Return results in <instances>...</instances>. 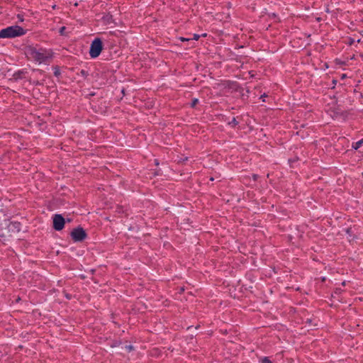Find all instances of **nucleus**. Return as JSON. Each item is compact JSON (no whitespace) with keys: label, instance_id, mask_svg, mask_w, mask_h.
Masks as SVG:
<instances>
[{"label":"nucleus","instance_id":"obj_16","mask_svg":"<svg viewBox=\"0 0 363 363\" xmlns=\"http://www.w3.org/2000/svg\"><path fill=\"white\" fill-rule=\"evenodd\" d=\"M235 81L232 80H223L220 84H218V86H222L224 89H227L228 91L231 89V87L233 86Z\"/></svg>","mask_w":363,"mask_h":363},{"label":"nucleus","instance_id":"obj_3","mask_svg":"<svg viewBox=\"0 0 363 363\" xmlns=\"http://www.w3.org/2000/svg\"><path fill=\"white\" fill-rule=\"evenodd\" d=\"M222 121L226 122L228 126L238 130H244L247 125V122L244 121L242 116H233L231 119L225 115H221Z\"/></svg>","mask_w":363,"mask_h":363},{"label":"nucleus","instance_id":"obj_17","mask_svg":"<svg viewBox=\"0 0 363 363\" xmlns=\"http://www.w3.org/2000/svg\"><path fill=\"white\" fill-rule=\"evenodd\" d=\"M162 354V350L157 347H154L150 351V355L152 357L160 358Z\"/></svg>","mask_w":363,"mask_h":363},{"label":"nucleus","instance_id":"obj_4","mask_svg":"<svg viewBox=\"0 0 363 363\" xmlns=\"http://www.w3.org/2000/svg\"><path fill=\"white\" fill-rule=\"evenodd\" d=\"M69 235L71 240L74 243H82L89 238L86 230L81 225H78L75 228H73L70 230Z\"/></svg>","mask_w":363,"mask_h":363},{"label":"nucleus","instance_id":"obj_48","mask_svg":"<svg viewBox=\"0 0 363 363\" xmlns=\"http://www.w3.org/2000/svg\"><path fill=\"white\" fill-rule=\"evenodd\" d=\"M23 346L22 345H18V346L16 348V350H23Z\"/></svg>","mask_w":363,"mask_h":363},{"label":"nucleus","instance_id":"obj_46","mask_svg":"<svg viewBox=\"0 0 363 363\" xmlns=\"http://www.w3.org/2000/svg\"><path fill=\"white\" fill-rule=\"evenodd\" d=\"M121 92L123 96H125L126 89L124 87H123Z\"/></svg>","mask_w":363,"mask_h":363},{"label":"nucleus","instance_id":"obj_58","mask_svg":"<svg viewBox=\"0 0 363 363\" xmlns=\"http://www.w3.org/2000/svg\"><path fill=\"white\" fill-rule=\"evenodd\" d=\"M242 363H250L249 361H247V362H243Z\"/></svg>","mask_w":363,"mask_h":363},{"label":"nucleus","instance_id":"obj_22","mask_svg":"<svg viewBox=\"0 0 363 363\" xmlns=\"http://www.w3.org/2000/svg\"><path fill=\"white\" fill-rule=\"evenodd\" d=\"M267 16L270 19H274L276 23L281 21L279 16L276 13H267Z\"/></svg>","mask_w":363,"mask_h":363},{"label":"nucleus","instance_id":"obj_20","mask_svg":"<svg viewBox=\"0 0 363 363\" xmlns=\"http://www.w3.org/2000/svg\"><path fill=\"white\" fill-rule=\"evenodd\" d=\"M363 145V138L357 142L352 143V150H357Z\"/></svg>","mask_w":363,"mask_h":363},{"label":"nucleus","instance_id":"obj_8","mask_svg":"<svg viewBox=\"0 0 363 363\" xmlns=\"http://www.w3.org/2000/svg\"><path fill=\"white\" fill-rule=\"evenodd\" d=\"M22 224L20 221L16 220H9L4 232L6 235H9V240L11 238L18 233L21 230Z\"/></svg>","mask_w":363,"mask_h":363},{"label":"nucleus","instance_id":"obj_34","mask_svg":"<svg viewBox=\"0 0 363 363\" xmlns=\"http://www.w3.org/2000/svg\"><path fill=\"white\" fill-rule=\"evenodd\" d=\"M355 40L353 38H351V37H349L347 38V41L346 43V44H347L348 45H352L354 43Z\"/></svg>","mask_w":363,"mask_h":363},{"label":"nucleus","instance_id":"obj_37","mask_svg":"<svg viewBox=\"0 0 363 363\" xmlns=\"http://www.w3.org/2000/svg\"><path fill=\"white\" fill-rule=\"evenodd\" d=\"M337 83V80L335 79H333L332 82H331V87H330V89H335Z\"/></svg>","mask_w":363,"mask_h":363},{"label":"nucleus","instance_id":"obj_24","mask_svg":"<svg viewBox=\"0 0 363 363\" xmlns=\"http://www.w3.org/2000/svg\"><path fill=\"white\" fill-rule=\"evenodd\" d=\"M32 71L33 72H37L38 74L43 75L45 77L51 78V76L46 74L45 72L43 69L33 68L32 69Z\"/></svg>","mask_w":363,"mask_h":363},{"label":"nucleus","instance_id":"obj_43","mask_svg":"<svg viewBox=\"0 0 363 363\" xmlns=\"http://www.w3.org/2000/svg\"><path fill=\"white\" fill-rule=\"evenodd\" d=\"M321 283H325L327 280V278L325 277H321L319 278Z\"/></svg>","mask_w":363,"mask_h":363},{"label":"nucleus","instance_id":"obj_45","mask_svg":"<svg viewBox=\"0 0 363 363\" xmlns=\"http://www.w3.org/2000/svg\"><path fill=\"white\" fill-rule=\"evenodd\" d=\"M267 13H269L267 12V9L266 8H264V9L262 11V16H263V15H267Z\"/></svg>","mask_w":363,"mask_h":363},{"label":"nucleus","instance_id":"obj_51","mask_svg":"<svg viewBox=\"0 0 363 363\" xmlns=\"http://www.w3.org/2000/svg\"><path fill=\"white\" fill-rule=\"evenodd\" d=\"M346 77H347L346 74H342L341 75V79H345V78H346Z\"/></svg>","mask_w":363,"mask_h":363},{"label":"nucleus","instance_id":"obj_57","mask_svg":"<svg viewBox=\"0 0 363 363\" xmlns=\"http://www.w3.org/2000/svg\"><path fill=\"white\" fill-rule=\"evenodd\" d=\"M342 286H345V281H343V282L342 283Z\"/></svg>","mask_w":363,"mask_h":363},{"label":"nucleus","instance_id":"obj_30","mask_svg":"<svg viewBox=\"0 0 363 363\" xmlns=\"http://www.w3.org/2000/svg\"><path fill=\"white\" fill-rule=\"evenodd\" d=\"M188 160H189L188 157H181L178 159L177 163L178 164H184Z\"/></svg>","mask_w":363,"mask_h":363},{"label":"nucleus","instance_id":"obj_7","mask_svg":"<svg viewBox=\"0 0 363 363\" xmlns=\"http://www.w3.org/2000/svg\"><path fill=\"white\" fill-rule=\"evenodd\" d=\"M104 49L103 39L99 37L95 38L91 43L89 54L91 59L98 57Z\"/></svg>","mask_w":363,"mask_h":363},{"label":"nucleus","instance_id":"obj_1","mask_svg":"<svg viewBox=\"0 0 363 363\" xmlns=\"http://www.w3.org/2000/svg\"><path fill=\"white\" fill-rule=\"evenodd\" d=\"M23 51L27 60L38 64L50 65L55 57L52 49L44 48L40 44L26 45Z\"/></svg>","mask_w":363,"mask_h":363},{"label":"nucleus","instance_id":"obj_36","mask_svg":"<svg viewBox=\"0 0 363 363\" xmlns=\"http://www.w3.org/2000/svg\"><path fill=\"white\" fill-rule=\"evenodd\" d=\"M269 96L266 94V93H264L263 94H262L259 97V99L262 100V102H266V98H268Z\"/></svg>","mask_w":363,"mask_h":363},{"label":"nucleus","instance_id":"obj_47","mask_svg":"<svg viewBox=\"0 0 363 363\" xmlns=\"http://www.w3.org/2000/svg\"><path fill=\"white\" fill-rule=\"evenodd\" d=\"M251 9H252V11L253 12H255V10H256V4H252V7H251Z\"/></svg>","mask_w":363,"mask_h":363},{"label":"nucleus","instance_id":"obj_35","mask_svg":"<svg viewBox=\"0 0 363 363\" xmlns=\"http://www.w3.org/2000/svg\"><path fill=\"white\" fill-rule=\"evenodd\" d=\"M17 18L18 22H23L24 21V14L23 13H18Z\"/></svg>","mask_w":363,"mask_h":363},{"label":"nucleus","instance_id":"obj_52","mask_svg":"<svg viewBox=\"0 0 363 363\" xmlns=\"http://www.w3.org/2000/svg\"><path fill=\"white\" fill-rule=\"evenodd\" d=\"M21 301V298L18 296L16 299V302L18 303L19 301Z\"/></svg>","mask_w":363,"mask_h":363},{"label":"nucleus","instance_id":"obj_42","mask_svg":"<svg viewBox=\"0 0 363 363\" xmlns=\"http://www.w3.org/2000/svg\"><path fill=\"white\" fill-rule=\"evenodd\" d=\"M154 164L156 167H158L160 165V160H159V159H155L154 160Z\"/></svg>","mask_w":363,"mask_h":363},{"label":"nucleus","instance_id":"obj_49","mask_svg":"<svg viewBox=\"0 0 363 363\" xmlns=\"http://www.w3.org/2000/svg\"><path fill=\"white\" fill-rule=\"evenodd\" d=\"M122 208H123V206H118V207H117V209H118V210H117V211L120 213V212L121 211V209H122Z\"/></svg>","mask_w":363,"mask_h":363},{"label":"nucleus","instance_id":"obj_39","mask_svg":"<svg viewBox=\"0 0 363 363\" xmlns=\"http://www.w3.org/2000/svg\"><path fill=\"white\" fill-rule=\"evenodd\" d=\"M259 174H252V179L256 182L258 180V179L259 178Z\"/></svg>","mask_w":363,"mask_h":363},{"label":"nucleus","instance_id":"obj_10","mask_svg":"<svg viewBox=\"0 0 363 363\" xmlns=\"http://www.w3.org/2000/svg\"><path fill=\"white\" fill-rule=\"evenodd\" d=\"M359 226L357 225H350L347 228H342V231L347 235V241L351 243L354 240L359 239Z\"/></svg>","mask_w":363,"mask_h":363},{"label":"nucleus","instance_id":"obj_12","mask_svg":"<svg viewBox=\"0 0 363 363\" xmlns=\"http://www.w3.org/2000/svg\"><path fill=\"white\" fill-rule=\"evenodd\" d=\"M128 231L131 233V236L135 240H141L142 237L148 235L149 234H142L140 232V227L138 225H130L128 228Z\"/></svg>","mask_w":363,"mask_h":363},{"label":"nucleus","instance_id":"obj_26","mask_svg":"<svg viewBox=\"0 0 363 363\" xmlns=\"http://www.w3.org/2000/svg\"><path fill=\"white\" fill-rule=\"evenodd\" d=\"M122 344V340L120 339L113 340L111 343L110 344L111 347H117Z\"/></svg>","mask_w":363,"mask_h":363},{"label":"nucleus","instance_id":"obj_23","mask_svg":"<svg viewBox=\"0 0 363 363\" xmlns=\"http://www.w3.org/2000/svg\"><path fill=\"white\" fill-rule=\"evenodd\" d=\"M60 35L61 36H65V37H68L69 36V33L67 32V27L66 26H62L59 29V31H58Z\"/></svg>","mask_w":363,"mask_h":363},{"label":"nucleus","instance_id":"obj_19","mask_svg":"<svg viewBox=\"0 0 363 363\" xmlns=\"http://www.w3.org/2000/svg\"><path fill=\"white\" fill-rule=\"evenodd\" d=\"M28 82L35 86H43L45 82V79H43L42 80H32L31 78H29L28 79Z\"/></svg>","mask_w":363,"mask_h":363},{"label":"nucleus","instance_id":"obj_11","mask_svg":"<svg viewBox=\"0 0 363 363\" xmlns=\"http://www.w3.org/2000/svg\"><path fill=\"white\" fill-rule=\"evenodd\" d=\"M331 111L335 117H340L344 120H346L350 114V111L342 110L340 105L333 108Z\"/></svg>","mask_w":363,"mask_h":363},{"label":"nucleus","instance_id":"obj_27","mask_svg":"<svg viewBox=\"0 0 363 363\" xmlns=\"http://www.w3.org/2000/svg\"><path fill=\"white\" fill-rule=\"evenodd\" d=\"M299 160V157L298 156H295L294 157L289 158L288 160V163L290 167H294V163L298 162Z\"/></svg>","mask_w":363,"mask_h":363},{"label":"nucleus","instance_id":"obj_60","mask_svg":"<svg viewBox=\"0 0 363 363\" xmlns=\"http://www.w3.org/2000/svg\"><path fill=\"white\" fill-rule=\"evenodd\" d=\"M74 6H78V3H76V4H74Z\"/></svg>","mask_w":363,"mask_h":363},{"label":"nucleus","instance_id":"obj_2","mask_svg":"<svg viewBox=\"0 0 363 363\" xmlns=\"http://www.w3.org/2000/svg\"><path fill=\"white\" fill-rule=\"evenodd\" d=\"M27 33V30L23 27L14 25L10 26L0 30V39L2 38H14L24 35Z\"/></svg>","mask_w":363,"mask_h":363},{"label":"nucleus","instance_id":"obj_31","mask_svg":"<svg viewBox=\"0 0 363 363\" xmlns=\"http://www.w3.org/2000/svg\"><path fill=\"white\" fill-rule=\"evenodd\" d=\"M78 74L81 75L84 79H86L89 76V72L85 69H81L80 72Z\"/></svg>","mask_w":363,"mask_h":363},{"label":"nucleus","instance_id":"obj_50","mask_svg":"<svg viewBox=\"0 0 363 363\" xmlns=\"http://www.w3.org/2000/svg\"><path fill=\"white\" fill-rule=\"evenodd\" d=\"M57 8V6L56 4H53V5L52 6V9L53 10H55Z\"/></svg>","mask_w":363,"mask_h":363},{"label":"nucleus","instance_id":"obj_13","mask_svg":"<svg viewBox=\"0 0 363 363\" xmlns=\"http://www.w3.org/2000/svg\"><path fill=\"white\" fill-rule=\"evenodd\" d=\"M28 74V72L26 68L19 69L13 74L12 79L15 82H18V81L22 80V79H26L28 81V76H27Z\"/></svg>","mask_w":363,"mask_h":363},{"label":"nucleus","instance_id":"obj_6","mask_svg":"<svg viewBox=\"0 0 363 363\" xmlns=\"http://www.w3.org/2000/svg\"><path fill=\"white\" fill-rule=\"evenodd\" d=\"M91 108L96 113L101 115H107L110 112V101L104 99L93 101L91 104Z\"/></svg>","mask_w":363,"mask_h":363},{"label":"nucleus","instance_id":"obj_59","mask_svg":"<svg viewBox=\"0 0 363 363\" xmlns=\"http://www.w3.org/2000/svg\"><path fill=\"white\" fill-rule=\"evenodd\" d=\"M210 180L213 181V180H214V179H213V177H211V178L210 179Z\"/></svg>","mask_w":363,"mask_h":363},{"label":"nucleus","instance_id":"obj_53","mask_svg":"<svg viewBox=\"0 0 363 363\" xmlns=\"http://www.w3.org/2000/svg\"><path fill=\"white\" fill-rule=\"evenodd\" d=\"M80 279H84L86 277L84 275H79Z\"/></svg>","mask_w":363,"mask_h":363},{"label":"nucleus","instance_id":"obj_14","mask_svg":"<svg viewBox=\"0 0 363 363\" xmlns=\"http://www.w3.org/2000/svg\"><path fill=\"white\" fill-rule=\"evenodd\" d=\"M101 21L106 26L114 23L116 25L115 20L113 19V15L110 12L105 13L101 17Z\"/></svg>","mask_w":363,"mask_h":363},{"label":"nucleus","instance_id":"obj_5","mask_svg":"<svg viewBox=\"0 0 363 363\" xmlns=\"http://www.w3.org/2000/svg\"><path fill=\"white\" fill-rule=\"evenodd\" d=\"M228 92L233 94L234 97L240 99L242 102L245 103L248 101L250 91L247 87H243L239 82L235 81Z\"/></svg>","mask_w":363,"mask_h":363},{"label":"nucleus","instance_id":"obj_40","mask_svg":"<svg viewBox=\"0 0 363 363\" xmlns=\"http://www.w3.org/2000/svg\"><path fill=\"white\" fill-rule=\"evenodd\" d=\"M179 40L182 41V42H188V41H190V38H184V37H180L179 38Z\"/></svg>","mask_w":363,"mask_h":363},{"label":"nucleus","instance_id":"obj_44","mask_svg":"<svg viewBox=\"0 0 363 363\" xmlns=\"http://www.w3.org/2000/svg\"><path fill=\"white\" fill-rule=\"evenodd\" d=\"M312 321L313 320L311 318H308L306 320V324H308V325H311L312 324Z\"/></svg>","mask_w":363,"mask_h":363},{"label":"nucleus","instance_id":"obj_25","mask_svg":"<svg viewBox=\"0 0 363 363\" xmlns=\"http://www.w3.org/2000/svg\"><path fill=\"white\" fill-rule=\"evenodd\" d=\"M151 171H152V174L153 177H157V176L162 175V171L158 167H157V168H155L154 169H151Z\"/></svg>","mask_w":363,"mask_h":363},{"label":"nucleus","instance_id":"obj_15","mask_svg":"<svg viewBox=\"0 0 363 363\" xmlns=\"http://www.w3.org/2000/svg\"><path fill=\"white\" fill-rule=\"evenodd\" d=\"M9 241V235H6L4 230V228L0 223V242L4 245H6V242Z\"/></svg>","mask_w":363,"mask_h":363},{"label":"nucleus","instance_id":"obj_56","mask_svg":"<svg viewBox=\"0 0 363 363\" xmlns=\"http://www.w3.org/2000/svg\"><path fill=\"white\" fill-rule=\"evenodd\" d=\"M359 96H360V98H363V94H362V93H360Z\"/></svg>","mask_w":363,"mask_h":363},{"label":"nucleus","instance_id":"obj_41","mask_svg":"<svg viewBox=\"0 0 363 363\" xmlns=\"http://www.w3.org/2000/svg\"><path fill=\"white\" fill-rule=\"evenodd\" d=\"M335 63H336L337 65H345V62H342V61H341V60H339V59H336V60H335Z\"/></svg>","mask_w":363,"mask_h":363},{"label":"nucleus","instance_id":"obj_55","mask_svg":"<svg viewBox=\"0 0 363 363\" xmlns=\"http://www.w3.org/2000/svg\"><path fill=\"white\" fill-rule=\"evenodd\" d=\"M340 291V289H337H337H335V293H338V291Z\"/></svg>","mask_w":363,"mask_h":363},{"label":"nucleus","instance_id":"obj_54","mask_svg":"<svg viewBox=\"0 0 363 363\" xmlns=\"http://www.w3.org/2000/svg\"><path fill=\"white\" fill-rule=\"evenodd\" d=\"M95 272H96V269H91V274H94L95 273Z\"/></svg>","mask_w":363,"mask_h":363},{"label":"nucleus","instance_id":"obj_21","mask_svg":"<svg viewBox=\"0 0 363 363\" xmlns=\"http://www.w3.org/2000/svg\"><path fill=\"white\" fill-rule=\"evenodd\" d=\"M259 363H274L270 357H258Z\"/></svg>","mask_w":363,"mask_h":363},{"label":"nucleus","instance_id":"obj_32","mask_svg":"<svg viewBox=\"0 0 363 363\" xmlns=\"http://www.w3.org/2000/svg\"><path fill=\"white\" fill-rule=\"evenodd\" d=\"M62 293H63V294H64V296H65L66 299L71 300L72 298V295L69 294V293H67L66 290H64L62 291Z\"/></svg>","mask_w":363,"mask_h":363},{"label":"nucleus","instance_id":"obj_9","mask_svg":"<svg viewBox=\"0 0 363 363\" xmlns=\"http://www.w3.org/2000/svg\"><path fill=\"white\" fill-rule=\"evenodd\" d=\"M52 228L55 231H62L65 228V216L63 214L55 213L51 217Z\"/></svg>","mask_w":363,"mask_h":363},{"label":"nucleus","instance_id":"obj_29","mask_svg":"<svg viewBox=\"0 0 363 363\" xmlns=\"http://www.w3.org/2000/svg\"><path fill=\"white\" fill-rule=\"evenodd\" d=\"M207 33H203L201 35L199 34H194L192 38H189L190 40H198L201 37H206Z\"/></svg>","mask_w":363,"mask_h":363},{"label":"nucleus","instance_id":"obj_18","mask_svg":"<svg viewBox=\"0 0 363 363\" xmlns=\"http://www.w3.org/2000/svg\"><path fill=\"white\" fill-rule=\"evenodd\" d=\"M52 69L53 70V75L57 77L58 79L62 78V73L60 71V67L58 65H52Z\"/></svg>","mask_w":363,"mask_h":363},{"label":"nucleus","instance_id":"obj_61","mask_svg":"<svg viewBox=\"0 0 363 363\" xmlns=\"http://www.w3.org/2000/svg\"><path fill=\"white\" fill-rule=\"evenodd\" d=\"M361 176L363 178V172L361 173Z\"/></svg>","mask_w":363,"mask_h":363},{"label":"nucleus","instance_id":"obj_33","mask_svg":"<svg viewBox=\"0 0 363 363\" xmlns=\"http://www.w3.org/2000/svg\"><path fill=\"white\" fill-rule=\"evenodd\" d=\"M125 350H127L128 352H133V351L135 350V347L132 345H125Z\"/></svg>","mask_w":363,"mask_h":363},{"label":"nucleus","instance_id":"obj_28","mask_svg":"<svg viewBox=\"0 0 363 363\" xmlns=\"http://www.w3.org/2000/svg\"><path fill=\"white\" fill-rule=\"evenodd\" d=\"M199 100L197 98H193L189 104V106L191 108H196V106L199 104Z\"/></svg>","mask_w":363,"mask_h":363},{"label":"nucleus","instance_id":"obj_38","mask_svg":"<svg viewBox=\"0 0 363 363\" xmlns=\"http://www.w3.org/2000/svg\"><path fill=\"white\" fill-rule=\"evenodd\" d=\"M73 221V218H69V217H67V218H65V224L66 225V223H70Z\"/></svg>","mask_w":363,"mask_h":363}]
</instances>
